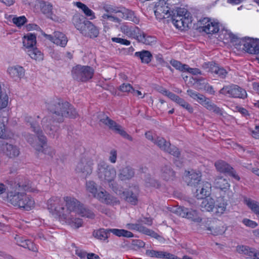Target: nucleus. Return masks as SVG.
Here are the masks:
<instances>
[{
	"mask_svg": "<svg viewBox=\"0 0 259 259\" xmlns=\"http://www.w3.org/2000/svg\"><path fill=\"white\" fill-rule=\"evenodd\" d=\"M63 221L73 228L78 229L82 226V219L76 218V215L91 219L95 218L96 215L92 210L74 197L65 196L63 197Z\"/></svg>",
	"mask_w": 259,
	"mask_h": 259,
	"instance_id": "nucleus-1",
	"label": "nucleus"
},
{
	"mask_svg": "<svg viewBox=\"0 0 259 259\" xmlns=\"http://www.w3.org/2000/svg\"><path fill=\"white\" fill-rule=\"evenodd\" d=\"M16 185L14 191L8 194V201L13 206L26 210H29L34 207L35 202L33 199L23 191H31L30 182L19 178L15 182Z\"/></svg>",
	"mask_w": 259,
	"mask_h": 259,
	"instance_id": "nucleus-2",
	"label": "nucleus"
},
{
	"mask_svg": "<svg viewBox=\"0 0 259 259\" xmlns=\"http://www.w3.org/2000/svg\"><path fill=\"white\" fill-rule=\"evenodd\" d=\"M47 107L54 114L58 122L63 120L64 117H75L77 115L76 110L68 102L61 99L54 98L47 103Z\"/></svg>",
	"mask_w": 259,
	"mask_h": 259,
	"instance_id": "nucleus-3",
	"label": "nucleus"
},
{
	"mask_svg": "<svg viewBox=\"0 0 259 259\" xmlns=\"http://www.w3.org/2000/svg\"><path fill=\"white\" fill-rule=\"evenodd\" d=\"M25 121L28 125L30 126L32 131L36 135L37 137L32 135H29L27 138L28 142L37 151L40 152L42 150L44 147L46 146L47 143V138L42 134L41 128L36 121L35 117L30 116H26Z\"/></svg>",
	"mask_w": 259,
	"mask_h": 259,
	"instance_id": "nucleus-4",
	"label": "nucleus"
},
{
	"mask_svg": "<svg viewBox=\"0 0 259 259\" xmlns=\"http://www.w3.org/2000/svg\"><path fill=\"white\" fill-rule=\"evenodd\" d=\"M36 38L35 34L29 33L24 36L23 44L26 52L32 59L40 61L43 59V54L35 47L36 44Z\"/></svg>",
	"mask_w": 259,
	"mask_h": 259,
	"instance_id": "nucleus-5",
	"label": "nucleus"
},
{
	"mask_svg": "<svg viewBox=\"0 0 259 259\" xmlns=\"http://www.w3.org/2000/svg\"><path fill=\"white\" fill-rule=\"evenodd\" d=\"M97 174L99 179L105 183H111L116 178L115 169L104 161H101L98 164Z\"/></svg>",
	"mask_w": 259,
	"mask_h": 259,
	"instance_id": "nucleus-6",
	"label": "nucleus"
},
{
	"mask_svg": "<svg viewBox=\"0 0 259 259\" xmlns=\"http://www.w3.org/2000/svg\"><path fill=\"white\" fill-rule=\"evenodd\" d=\"M98 118L101 123L108 126L111 130L131 141H133V138L124 130L121 125L117 124L103 113H99Z\"/></svg>",
	"mask_w": 259,
	"mask_h": 259,
	"instance_id": "nucleus-7",
	"label": "nucleus"
},
{
	"mask_svg": "<svg viewBox=\"0 0 259 259\" xmlns=\"http://www.w3.org/2000/svg\"><path fill=\"white\" fill-rule=\"evenodd\" d=\"M113 233L114 235L118 237H126L128 238L133 237L134 236L133 234L128 231L124 229H105L103 228L100 229L96 232H94V236L98 239L101 240L106 241L107 242L109 235L111 233Z\"/></svg>",
	"mask_w": 259,
	"mask_h": 259,
	"instance_id": "nucleus-8",
	"label": "nucleus"
},
{
	"mask_svg": "<svg viewBox=\"0 0 259 259\" xmlns=\"http://www.w3.org/2000/svg\"><path fill=\"white\" fill-rule=\"evenodd\" d=\"M219 93L229 98L244 99L247 97L246 91L234 84L224 85L219 91Z\"/></svg>",
	"mask_w": 259,
	"mask_h": 259,
	"instance_id": "nucleus-9",
	"label": "nucleus"
},
{
	"mask_svg": "<svg viewBox=\"0 0 259 259\" xmlns=\"http://www.w3.org/2000/svg\"><path fill=\"white\" fill-rule=\"evenodd\" d=\"M47 208L53 214L58 215L63 221L64 202L63 198L53 196L47 201Z\"/></svg>",
	"mask_w": 259,
	"mask_h": 259,
	"instance_id": "nucleus-10",
	"label": "nucleus"
},
{
	"mask_svg": "<svg viewBox=\"0 0 259 259\" xmlns=\"http://www.w3.org/2000/svg\"><path fill=\"white\" fill-rule=\"evenodd\" d=\"M71 74L75 80L85 81L92 78L94 70L90 66L78 65L72 68Z\"/></svg>",
	"mask_w": 259,
	"mask_h": 259,
	"instance_id": "nucleus-11",
	"label": "nucleus"
},
{
	"mask_svg": "<svg viewBox=\"0 0 259 259\" xmlns=\"http://www.w3.org/2000/svg\"><path fill=\"white\" fill-rule=\"evenodd\" d=\"M171 11L168 4L165 0H160L156 3L154 8V13L157 19H162L169 18L171 15Z\"/></svg>",
	"mask_w": 259,
	"mask_h": 259,
	"instance_id": "nucleus-12",
	"label": "nucleus"
},
{
	"mask_svg": "<svg viewBox=\"0 0 259 259\" xmlns=\"http://www.w3.org/2000/svg\"><path fill=\"white\" fill-rule=\"evenodd\" d=\"M242 48L245 52L250 54H258L259 52V39L252 38H244L240 41Z\"/></svg>",
	"mask_w": 259,
	"mask_h": 259,
	"instance_id": "nucleus-13",
	"label": "nucleus"
},
{
	"mask_svg": "<svg viewBox=\"0 0 259 259\" xmlns=\"http://www.w3.org/2000/svg\"><path fill=\"white\" fill-rule=\"evenodd\" d=\"M200 31L207 34L217 33L219 30L218 23L211 21L208 18H204L198 22Z\"/></svg>",
	"mask_w": 259,
	"mask_h": 259,
	"instance_id": "nucleus-14",
	"label": "nucleus"
},
{
	"mask_svg": "<svg viewBox=\"0 0 259 259\" xmlns=\"http://www.w3.org/2000/svg\"><path fill=\"white\" fill-rule=\"evenodd\" d=\"M51 116L45 117L41 120L42 127L47 134L53 138L58 137L59 127L53 124L54 121Z\"/></svg>",
	"mask_w": 259,
	"mask_h": 259,
	"instance_id": "nucleus-15",
	"label": "nucleus"
},
{
	"mask_svg": "<svg viewBox=\"0 0 259 259\" xmlns=\"http://www.w3.org/2000/svg\"><path fill=\"white\" fill-rule=\"evenodd\" d=\"M94 160L88 157H82L76 167V170L78 172H81L87 176L92 173Z\"/></svg>",
	"mask_w": 259,
	"mask_h": 259,
	"instance_id": "nucleus-16",
	"label": "nucleus"
},
{
	"mask_svg": "<svg viewBox=\"0 0 259 259\" xmlns=\"http://www.w3.org/2000/svg\"><path fill=\"white\" fill-rule=\"evenodd\" d=\"M204 69H208V71L215 75L221 79H224L228 74V71L223 67L219 66L213 62H205L202 65Z\"/></svg>",
	"mask_w": 259,
	"mask_h": 259,
	"instance_id": "nucleus-17",
	"label": "nucleus"
},
{
	"mask_svg": "<svg viewBox=\"0 0 259 259\" xmlns=\"http://www.w3.org/2000/svg\"><path fill=\"white\" fill-rule=\"evenodd\" d=\"M94 198L100 202L106 204H113L119 203V201L114 196L110 195L105 189L102 187L99 188V190Z\"/></svg>",
	"mask_w": 259,
	"mask_h": 259,
	"instance_id": "nucleus-18",
	"label": "nucleus"
},
{
	"mask_svg": "<svg viewBox=\"0 0 259 259\" xmlns=\"http://www.w3.org/2000/svg\"><path fill=\"white\" fill-rule=\"evenodd\" d=\"M195 190V196L197 199H203L206 197L210 193L211 190V184L207 182H202L198 184Z\"/></svg>",
	"mask_w": 259,
	"mask_h": 259,
	"instance_id": "nucleus-19",
	"label": "nucleus"
},
{
	"mask_svg": "<svg viewBox=\"0 0 259 259\" xmlns=\"http://www.w3.org/2000/svg\"><path fill=\"white\" fill-rule=\"evenodd\" d=\"M139 191V188L137 186L130 187L127 191L123 192V196L127 202L135 205L138 202Z\"/></svg>",
	"mask_w": 259,
	"mask_h": 259,
	"instance_id": "nucleus-20",
	"label": "nucleus"
},
{
	"mask_svg": "<svg viewBox=\"0 0 259 259\" xmlns=\"http://www.w3.org/2000/svg\"><path fill=\"white\" fill-rule=\"evenodd\" d=\"M47 37L54 44L62 47H64L68 41L66 35L59 31H55L54 35H47Z\"/></svg>",
	"mask_w": 259,
	"mask_h": 259,
	"instance_id": "nucleus-21",
	"label": "nucleus"
},
{
	"mask_svg": "<svg viewBox=\"0 0 259 259\" xmlns=\"http://www.w3.org/2000/svg\"><path fill=\"white\" fill-rule=\"evenodd\" d=\"M217 221L214 220H207L204 224V229L208 231V233L213 235H218L223 233V230L218 227Z\"/></svg>",
	"mask_w": 259,
	"mask_h": 259,
	"instance_id": "nucleus-22",
	"label": "nucleus"
},
{
	"mask_svg": "<svg viewBox=\"0 0 259 259\" xmlns=\"http://www.w3.org/2000/svg\"><path fill=\"white\" fill-rule=\"evenodd\" d=\"M146 254L150 257H156L158 258L178 259L176 255L166 251H157L154 250H147Z\"/></svg>",
	"mask_w": 259,
	"mask_h": 259,
	"instance_id": "nucleus-23",
	"label": "nucleus"
},
{
	"mask_svg": "<svg viewBox=\"0 0 259 259\" xmlns=\"http://www.w3.org/2000/svg\"><path fill=\"white\" fill-rule=\"evenodd\" d=\"M120 31L128 37L137 39L141 31L138 27L125 24L120 26Z\"/></svg>",
	"mask_w": 259,
	"mask_h": 259,
	"instance_id": "nucleus-24",
	"label": "nucleus"
},
{
	"mask_svg": "<svg viewBox=\"0 0 259 259\" xmlns=\"http://www.w3.org/2000/svg\"><path fill=\"white\" fill-rule=\"evenodd\" d=\"M201 174L200 172L189 171L185 177V181L188 185L197 186L200 183Z\"/></svg>",
	"mask_w": 259,
	"mask_h": 259,
	"instance_id": "nucleus-25",
	"label": "nucleus"
},
{
	"mask_svg": "<svg viewBox=\"0 0 259 259\" xmlns=\"http://www.w3.org/2000/svg\"><path fill=\"white\" fill-rule=\"evenodd\" d=\"M40 10L41 12L46 16L55 21H59V18L53 14L52 9L53 6L48 2H43L40 3Z\"/></svg>",
	"mask_w": 259,
	"mask_h": 259,
	"instance_id": "nucleus-26",
	"label": "nucleus"
},
{
	"mask_svg": "<svg viewBox=\"0 0 259 259\" xmlns=\"http://www.w3.org/2000/svg\"><path fill=\"white\" fill-rule=\"evenodd\" d=\"M7 72L11 77L15 80L21 79L25 74L24 69L22 66L19 65L9 67L8 68Z\"/></svg>",
	"mask_w": 259,
	"mask_h": 259,
	"instance_id": "nucleus-27",
	"label": "nucleus"
},
{
	"mask_svg": "<svg viewBox=\"0 0 259 259\" xmlns=\"http://www.w3.org/2000/svg\"><path fill=\"white\" fill-rule=\"evenodd\" d=\"M121 13L119 17L121 19L132 22L135 24H138L140 22L139 18L136 15L135 12L130 10L121 8Z\"/></svg>",
	"mask_w": 259,
	"mask_h": 259,
	"instance_id": "nucleus-28",
	"label": "nucleus"
},
{
	"mask_svg": "<svg viewBox=\"0 0 259 259\" xmlns=\"http://www.w3.org/2000/svg\"><path fill=\"white\" fill-rule=\"evenodd\" d=\"M195 83L197 88L199 90H204L211 95H214L215 94L213 87L206 82L204 78L200 77L196 78Z\"/></svg>",
	"mask_w": 259,
	"mask_h": 259,
	"instance_id": "nucleus-29",
	"label": "nucleus"
},
{
	"mask_svg": "<svg viewBox=\"0 0 259 259\" xmlns=\"http://www.w3.org/2000/svg\"><path fill=\"white\" fill-rule=\"evenodd\" d=\"M85 27L83 29L82 34L91 38L96 37L99 33V29L91 22L87 21Z\"/></svg>",
	"mask_w": 259,
	"mask_h": 259,
	"instance_id": "nucleus-30",
	"label": "nucleus"
},
{
	"mask_svg": "<svg viewBox=\"0 0 259 259\" xmlns=\"http://www.w3.org/2000/svg\"><path fill=\"white\" fill-rule=\"evenodd\" d=\"M160 176L165 181L172 180L175 178V173L170 165H165L161 168Z\"/></svg>",
	"mask_w": 259,
	"mask_h": 259,
	"instance_id": "nucleus-31",
	"label": "nucleus"
},
{
	"mask_svg": "<svg viewBox=\"0 0 259 259\" xmlns=\"http://www.w3.org/2000/svg\"><path fill=\"white\" fill-rule=\"evenodd\" d=\"M215 207L214 200L208 197L202 199L200 207L203 211H212Z\"/></svg>",
	"mask_w": 259,
	"mask_h": 259,
	"instance_id": "nucleus-32",
	"label": "nucleus"
},
{
	"mask_svg": "<svg viewBox=\"0 0 259 259\" xmlns=\"http://www.w3.org/2000/svg\"><path fill=\"white\" fill-rule=\"evenodd\" d=\"M237 251L240 253H244L250 256L251 259H259V251H255L253 249L246 246H239L237 248Z\"/></svg>",
	"mask_w": 259,
	"mask_h": 259,
	"instance_id": "nucleus-33",
	"label": "nucleus"
},
{
	"mask_svg": "<svg viewBox=\"0 0 259 259\" xmlns=\"http://www.w3.org/2000/svg\"><path fill=\"white\" fill-rule=\"evenodd\" d=\"M5 152L10 158H15L20 154V149L16 145L7 143L5 146Z\"/></svg>",
	"mask_w": 259,
	"mask_h": 259,
	"instance_id": "nucleus-34",
	"label": "nucleus"
},
{
	"mask_svg": "<svg viewBox=\"0 0 259 259\" xmlns=\"http://www.w3.org/2000/svg\"><path fill=\"white\" fill-rule=\"evenodd\" d=\"M201 105L207 110L214 112L218 115L222 116L223 114V110L211 102L207 98H206L205 101Z\"/></svg>",
	"mask_w": 259,
	"mask_h": 259,
	"instance_id": "nucleus-35",
	"label": "nucleus"
},
{
	"mask_svg": "<svg viewBox=\"0 0 259 259\" xmlns=\"http://www.w3.org/2000/svg\"><path fill=\"white\" fill-rule=\"evenodd\" d=\"M83 17L78 15H75L72 18V22L75 27L82 33L83 29L85 27L87 22Z\"/></svg>",
	"mask_w": 259,
	"mask_h": 259,
	"instance_id": "nucleus-36",
	"label": "nucleus"
},
{
	"mask_svg": "<svg viewBox=\"0 0 259 259\" xmlns=\"http://www.w3.org/2000/svg\"><path fill=\"white\" fill-rule=\"evenodd\" d=\"M215 187L222 190H227L230 188V184L228 180L222 177H217L214 181Z\"/></svg>",
	"mask_w": 259,
	"mask_h": 259,
	"instance_id": "nucleus-37",
	"label": "nucleus"
},
{
	"mask_svg": "<svg viewBox=\"0 0 259 259\" xmlns=\"http://www.w3.org/2000/svg\"><path fill=\"white\" fill-rule=\"evenodd\" d=\"M137 40L146 45H153L156 41V38L154 36L147 35L144 32L140 31Z\"/></svg>",
	"mask_w": 259,
	"mask_h": 259,
	"instance_id": "nucleus-38",
	"label": "nucleus"
},
{
	"mask_svg": "<svg viewBox=\"0 0 259 259\" xmlns=\"http://www.w3.org/2000/svg\"><path fill=\"white\" fill-rule=\"evenodd\" d=\"M74 5L81 9L85 15L89 17L90 19L93 20L96 18L94 12L84 4L80 2H77L74 3Z\"/></svg>",
	"mask_w": 259,
	"mask_h": 259,
	"instance_id": "nucleus-39",
	"label": "nucleus"
},
{
	"mask_svg": "<svg viewBox=\"0 0 259 259\" xmlns=\"http://www.w3.org/2000/svg\"><path fill=\"white\" fill-rule=\"evenodd\" d=\"M227 205V201L223 197H219L217 200V203L215 205L216 211L215 213L220 215L224 213L226 210Z\"/></svg>",
	"mask_w": 259,
	"mask_h": 259,
	"instance_id": "nucleus-40",
	"label": "nucleus"
},
{
	"mask_svg": "<svg viewBox=\"0 0 259 259\" xmlns=\"http://www.w3.org/2000/svg\"><path fill=\"white\" fill-rule=\"evenodd\" d=\"M134 175V169L130 166H126L121 169L119 177L121 180H126L131 179Z\"/></svg>",
	"mask_w": 259,
	"mask_h": 259,
	"instance_id": "nucleus-41",
	"label": "nucleus"
},
{
	"mask_svg": "<svg viewBox=\"0 0 259 259\" xmlns=\"http://www.w3.org/2000/svg\"><path fill=\"white\" fill-rule=\"evenodd\" d=\"M101 20L104 25L107 23V20L120 24L121 22V18L115 14H103L101 17Z\"/></svg>",
	"mask_w": 259,
	"mask_h": 259,
	"instance_id": "nucleus-42",
	"label": "nucleus"
},
{
	"mask_svg": "<svg viewBox=\"0 0 259 259\" xmlns=\"http://www.w3.org/2000/svg\"><path fill=\"white\" fill-rule=\"evenodd\" d=\"M135 56L139 57L142 63L146 64H148L151 61L152 57V54L149 51L145 50L136 52Z\"/></svg>",
	"mask_w": 259,
	"mask_h": 259,
	"instance_id": "nucleus-43",
	"label": "nucleus"
},
{
	"mask_svg": "<svg viewBox=\"0 0 259 259\" xmlns=\"http://www.w3.org/2000/svg\"><path fill=\"white\" fill-rule=\"evenodd\" d=\"M85 188L87 192L91 194L94 198L99 190L97 184L92 181L87 182Z\"/></svg>",
	"mask_w": 259,
	"mask_h": 259,
	"instance_id": "nucleus-44",
	"label": "nucleus"
},
{
	"mask_svg": "<svg viewBox=\"0 0 259 259\" xmlns=\"http://www.w3.org/2000/svg\"><path fill=\"white\" fill-rule=\"evenodd\" d=\"M215 166L219 171L223 173H228L231 170V167L223 160L217 161L215 163Z\"/></svg>",
	"mask_w": 259,
	"mask_h": 259,
	"instance_id": "nucleus-45",
	"label": "nucleus"
},
{
	"mask_svg": "<svg viewBox=\"0 0 259 259\" xmlns=\"http://www.w3.org/2000/svg\"><path fill=\"white\" fill-rule=\"evenodd\" d=\"M187 92L190 97L196 100L200 104H202L205 101L206 97L202 94H200L191 89L188 90Z\"/></svg>",
	"mask_w": 259,
	"mask_h": 259,
	"instance_id": "nucleus-46",
	"label": "nucleus"
},
{
	"mask_svg": "<svg viewBox=\"0 0 259 259\" xmlns=\"http://www.w3.org/2000/svg\"><path fill=\"white\" fill-rule=\"evenodd\" d=\"M244 202L254 213L256 214L259 211V204L257 201L245 197L244 199Z\"/></svg>",
	"mask_w": 259,
	"mask_h": 259,
	"instance_id": "nucleus-47",
	"label": "nucleus"
},
{
	"mask_svg": "<svg viewBox=\"0 0 259 259\" xmlns=\"http://www.w3.org/2000/svg\"><path fill=\"white\" fill-rule=\"evenodd\" d=\"M154 143L164 151L167 150L168 146L170 145V144L164 138L159 137H156V140L154 141Z\"/></svg>",
	"mask_w": 259,
	"mask_h": 259,
	"instance_id": "nucleus-48",
	"label": "nucleus"
},
{
	"mask_svg": "<svg viewBox=\"0 0 259 259\" xmlns=\"http://www.w3.org/2000/svg\"><path fill=\"white\" fill-rule=\"evenodd\" d=\"M138 231L140 232H141L144 234H146L147 235L150 236L152 237L155 238L156 239H158L160 237V236L156 232H155L154 231L148 229L146 227H144V226L140 224L139 226Z\"/></svg>",
	"mask_w": 259,
	"mask_h": 259,
	"instance_id": "nucleus-49",
	"label": "nucleus"
},
{
	"mask_svg": "<svg viewBox=\"0 0 259 259\" xmlns=\"http://www.w3.org/2000/svg\"><path fill=\"white\" fill-rule=\"evenodd\" d=\"M186 218L197 223H200L202 221V219L199 216L198 212L196 210L193 209H188Z\"/></svg>",
	"mask_w": 259,
	"mask_h": 259,
	"instance_id": "nucleus-50",
	"label": "nucleus"
},
{
	"mask_svg": "<svg viewBox=\"0 0 259 259\" xmlns=\"http://www.w3.org/2000/svg\"><path fill=\"white\" fill-rule=\"evenodd\" d=\"M186 20L183 17L181 18V16H175L172 18V23L177 28L181 29L182 27H185V25L187 26L185 22Z\"/></svg>",
	"mask_w": 259,
	"mask_h": 259,
	"instance_id": "nucleus-51",
	"label": "nucleus"
},
{
	"mask_svg": "<svg viewBox=\"0 0 259 259\" xmlns=\"http://www.w3.org/2000/svg\"><path fill=\"white\" fill-rule=\"evenodd\" d=\"M20 246L25 248H27L29 250L36 252L37 251V248L35 244L30 240L25 239L23 241L22 243H21Z\"/></svg>",
	"mask_w": 259,
	"mask_h": 259,
	"instance_id": "nucleus-52",
	"label": "nucleus"
},
{
	"mask_svg": "<svg viewBox=\"0 0 259 259\" xmlns=\"http://www.w3.org/2000/svg\"><path fill=\"white\" fill-rule=\"evenodd\" d=\"M105 11L107 13V14H115L118 16L121 13V8H117L113 6H106L104 8Z\"/></svg>",
	"mask_w": 259,
	"mask_h": 259,
	"instance_id": "nucleus-53",
	"label": "nucleus"
},
{
	"mask_svg": "<svg viewBox=\"0 0 259 259\" xmlns=\"http://www.w3.org/2000/svg\"><path fill=\"white\" fill-rule=\"evenodd\" d=\"M170 64L176 69L183 72L186 71V68L187 67V65L182 64L180 62L175 60H171Z\"/></svg>",
	"mask_w": 259,
	"mask_h": 259,
	"instance_id": "nucleus-54",
	"label": "nucleus"
},
{
	"mask_svg": "<svg viewBox=\"0 0 259 259\" xmlns=\"http://www.w3.org/2000/svg\"><path fill=\"white\" fill-rule=\"evenodd\" d=\"M164 151L177 157H178L180 154L179 149L176 147L171 146V145L168 146L167 150H165Z\"/></svg>",
	"mask_w": 259,
	"mask_h": 259,
	"instance_id": "nucleus-55",
	"label": "nucleus"
},
{
	"mask_svg": "<svg viewBox=\"0 0 259 259\" xmlns=\"http://www.w3.org/2000/svg\"><path fill=\"white\" fill-rule=\"evenodd\" d=\"M188 209L184 207H179L176 209L175 212L179 215L183 217L186 218Z\"/></svg>",
	"mask_w": 259,
	"mask_h": 259,
	"instance_id": "nucleus-56",
	"label": "nucleus"
},
{
	"mask_svg": "<svg viewBox=\"0 0 259 259\" xmlns=\"http://www.w3.org/2000/svg\"><path fill=\"white\" fill-rule=\"evenodd\" d=\"M26 21V18L24 16L15 17L13 19V22L17 26L23 25Z\"/></svg>",
	"mask_w": 259,
	"mask_h": 259,
	"instance_id": "nucleus-57",
	"label": "nucleus"
},
{
	"mask_svg": "<svg viewBox=\"0 0 259 259\" xmlns=\"http://www.w3.org/2000/svg\"><path fill=\"white\" fill-rule=\"evenodd\" d=\"M189 16V13H188L187 10L184 8H179L177 10V16H181V18L183 17L184 19H187Z\"/></svg>",
	"mask_w": 259,
	"mask_h": 259,
	"instance_id": "nucleus-58",
	"label": "nucleus"
},
{
	"mask_svg": "<svg viewBox=\"0 0 259 259\" xmlns=\"http://www.w3.org/2000/svg\"><path fill=\"white\" fill-rule=\"evenodd\" d=\"M111 39H112V41H113V42L119 43L121 45H125V46H129L131 44L130 41H129L127 39H125L122 38L113 37V38H112Z\"/></svg>",
	"mask_w": 259,
	"mask_h": 259,
	"instance_id": "nucleus-59",
	"label": "nucleus"
},
{
	"mask_svg": "<svg viewBox=\"0 0 259 259\" xmlns=\"http://www.w3.org/2000/svg\"><path fill=\"white\" fill-rule=\"evenodd\" d=\"M242 223L246 226L250 227L251 228H254L257 226V224L255 222L248 219H244L242 220Z\"/></svg>",
	"mask_w": 259,
	"mask_h": 259,
	"instance_id": "nucleus-60",
	"label": "nucleus"
},
{
	"mask_svg": "<svg viewBox=\"0 0 259 259\" xmlns=\"http://www.w3.org/2000/svg\"><path fill=\"white\" fill-rule=\"evenodd\" d=\"M117 151L115 149H112L109 152V160L112 163H115L117 159Z\"/></svg>",
	"mask_w": 259,
	"mask_h": 259,
	"instance_id": "nucleus-61",
	"label": "nucleus"
},
{
	"mask_svg": "<svg viewBox=\"0 0 259 259\" xmlns=\"http://www.w3.org/2000/svg\"><path fill=\"white\" fill-rule=\"evenodd\" d=\"M132 86L130 83H123L119 87V90L121 92H129L133 90Z\"/></svg>",
	"mask_w": 259,
	"mask_h": 259,
	"instance_id": "nucleus-62",
	"label": "nucleus"
},
{
	"mask_svg": "<svg viewBox=\"0 0 259 259\" xmlns=\"http://www.w3.org/2000/svg\"><path fill=\"white\" fill-rule=\"evenodd\" d=\"M41 152H44L45 154L49 155L51 157H53L55 154L54 150L50 147H44Z\"/></svg>",
	"mask_w": 259,
	"mask_h": 259,
	"instance_id": "nucleus-63",
	"label": "nucleus"
},
{
	"mask_svg": "<svg viewBox=\"0 0 259 259\" xmlns=\"http://www.w3.org/2000/svg\"><path fill=\"white\" fill-rule=\"evenodd\" d=\"M186 71H187L193 75L202 74L201 71L198 68H192L189 67L187 65Z\"/></svg>",
	"mask_w": 259,
	"mask_h": 259,
	"instance_id": "nucleus-64",
	"label": "nucleus"
}]
</instances>
